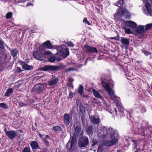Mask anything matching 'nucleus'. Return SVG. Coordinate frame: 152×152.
<instances>
[{
	"mask_svg": "<svg viewBox=\"0 0 152 152\" xmlns=\"http://www.w3.org/2000/svg\"><path fill=\"white\" fill-rule=\"evenodd\" d=\"M102 84L103 87L107 91L110 99L114 100L116 99V96L113 90L110 88L109 84L103 81L102 82Z\"/></svg>",
	"mask_w": 152,
	"mask_h": 152,
	"instance_id": "nucleus-1",
	"label": "nucleus"
},
{
	"mask_svg": "<svg viewBox=\"0 0 152 152\" xmlns=\"http://www.w3.org/2000/svg\"><path fill=\"white\" fill-rule=\"evenodd\" d=\"M57 50L59 53L57 54L61 55L64 58L67 57L69 54V51L67 49H63L62 46L61 45L57 48Z\"/></svg>",
	"mask_w": 152,
	"mask_h": 152,
	"instance_id": "nucleus-2",
	"label": "nucleus"
},
{
	"mask_svg": "<svg viewBox=\"0 0 152 152\" xmlns=\"http://www.w3.org/2000/svg\"><path fill=\"white\" fill-rule=\"evenodd\" d=\"M46 87L47 85L46 84H38L33 87L32 91H33L39 94L45 90Z\"/></svg>",
	"mask_w": 152,
	"mask_h": 152,
	"instance_id": "nucleus-3",
	"label": "nucleus"
},
{
	"mask_svg": "<svg viewBox=\"0 0 152 152\" xmlns=\"http://www.w3.org/2000/svg\"><path fill=\"white\" fill-rule=\"evenodd\" d=\"M60 66L52 65H46L43 67L41 68L40 70L46 71H53L59 69Z\"/></svg>",
	"mask_w": 152,
	"mask_h": 152,
	"instance_id": "nucleus-4",
	"label": "nucleus"
},
{
	"mask_svg": "<svg viewBox=\"0 0 152 152\" xmlns=\"http://www.w3.org/2000/svg\"><path fill=\"white\" fill-rule=\"evenodd\" d=\"M76 141V139L75 137H72L66 145V146L67 149L69 150H71L73 145H75Z\"/></svg>",
	"mask_w": 152,
	"mask_h": 152,
	"instance_id": "nucleus-5",
	"label": "nucleus"
},
{
	"mask_svg": "<svg viewBox=\"0 0 152 152\" xmlns=\"http://www.w3.org/2000/svg\"><path fill=\"white\" fill-rule=\"evenodd\" d=\"M129 14L128 11L126 9L124 8L123 9H120L118 10L117 13L115 15V16L116 18H118L119 17V16H120L124 15L127 16L129 15Z\"/></svg>",
	"mask_w": 152,
	"mask_h": 152,
	"instance_id": "nucleus-6",
	"label": "nucleus"
},
{
	"mask_svg": "<svg viewBox=\"0 0 152 152\" xmlns=\"http://www.w3.org/2000/svg\"><path fill=\"white\" fill-rule=\"evenodd\" d=\"M84 49L87 53H97L98 52L96 48L92 47L88 45H85L84 46Z\"/></svg>",
	"mask_w": 152,
	"mask_h": 152,
	"instance_id": "nucleus-7",
	"label": "nucleus"
},
{
	"mask_svg": "<svg viewBox=\"0 0 152 152\" xmlns=\"http://www.w3.org/2000/svg\"><path fill=\"white\" fill-rule=\"evenodd\" d=\"M88 143V139L87 137H82L79 139V144L80 147H84Z\"/></svg>",
	"mask_w": 152,
	"mask_h": 152,
	"instance_id": "nucleus-8",
	"label": "nucleus"
},
{
	"mask_svg": "<svg viewBox=\"0 0 152 152\" xmlns=\"http://www.w3.org/2000/svg\"><path fill=\"white\" fill-rule=\"evenodd\" d=\"M17 131L10 130L6 132V134L10 139L14 138L17 136Z\"/></svg>",
	"mask_w": 152,
	"mask_h": 152,
	"instance_id": "nucleus-9",
	"label": "nucleus"
},
{
	"mask_svg": "<svg viewBox=\"0 0 152 152\" xmlns=\"http://www.w3.org/2000/svg\"><path fill=\"white\" fill-rule=\"evenodd\" d=\"M43 54V53H39L37 51H34L33 53V56L36 59L41 61L42 60V57Z\"/></svg>",
	"mask_w": 152,
	"mask_h": 152,
	"instance_id": "nucleus-10",
	"label": "nucleus"
},
{
	"mask_svg": "<svg viewBox=\"0 0 152 152\" xmlns=\"http://www.w3.org/2000/svg\"><path fill=\"white\" fill-rule=\"evenodd\" d=\"M80 128L79 126H76L75 128V133L73 134L72 133H70V135L71 137H75L76 138V136H78L80 131Z\"/></svg>",
	"mask_w": 152,
	"mask_h": 152,
	"instance_id": "nucleus-11",
	"label": "nucleus"
},
{
	"mask_svg": "<svg viewBox=\"0 0 152 152\" xmlns=\"http://www.w3.org/2000/svg\"><path fill=\"white\" fill-rule=\"evenodd\" d=\"M125 24L126 26L130 27L132 28H134L137 26V24L134 22L132 21H126Z\"/></svg>",
	"mask_w": 152,
	"mask_h": 152,
	"instance_id": "nucleus-12",
	"label": "nucleus"
},
{
	"mask_svg": "<svg viewBox=\"0 0 152 152\" xmlns=\"http://www.w3.org/2000/svg\"><path fill=\"white\" fill-rule=\"evenodd\" d=\"M121 42L124 45H128L129 44V40L124 37L121 38Z\"/></svg>",
	"mask_w": 152,
	"mask_h": 152,
	"instance_id": "nucleus-13",
	"label": "nucleus"
},
{
	"mask_svg": "<svg viewBox=\"0 0 152 152\" xmlns=\"http://www.w3.org/2000/svg\"><path fill=\"white\" fill-rule=\"evenodd\" d=\"M70 116L67 114H65L64 116V121L67 125L69 124L70 122Z\"/></svg>",
	"mask_w": 152,
	"mask_h": 152,
	"instance_id": "nucleus-14",
	"label": "nucleus"
},
{
	"mask_svg": "<svg viewBox=\"0 0 152 152\" xmlns=\"http://www.w3.org/2000/svg\"><path fill=\"white\" fill-rule=\"evenodd\" d=\"M58 81V78H55L54 79H52L48 81L49 85L50 86H52L57 83Z\"/></svg>",
	"mask_w": 152,
	"mask_h": 152,
	"instance_id": "nucleus-15",
	"label": "nucleus"
},
{
	"mask_svg": "<svg viewBox=\"0 0 152 152\" xmlns=\"http://www.w3.org/2000/svg\"><path fill=\"white\" fill-rule=\"evenodd\" d=\"M13 90L12 88H9L7 90L6 92L5 93V96H9L11 95L13 93Z\"/></svg>",
	"mask_w": 152,
	"mask_h": 152,
	"instance_id": "nucleus-16",
	"label": "nucleus"
},
{
	"mask_svg": "<svg viewBox=\"0 0 152 152\" xmlns=\"http://www.w3.org/2000/svg\"><path fill=\"white\" fill-rule=\"evenodd\" d=\"M22 67L24 69L29 70L32 69L33 68V66L25 64L22 65Z\"/></svg>",
	"mask_w": 152,
	"mask_h": 152,
	"instance_id": "nucleus-17",
	"label": "nucleus"
},
{
	"mask_svg": "<svg viewBox=\"0 0 152 152\" xmlns=\"http://www.w3.org/2000/svg\"><path fill=\"white\" fill-rule=\"evenodd\" d=\"M91 120L94 124H98L99 122V119L98 118H96L94 116L91 117Z\"/></svg>",
	"mask_w": 152,
	"mask_h": 152,
	"instance_id": "nucleus-18",
	"label": "nucleus"
},
{
	"mask_svg": "<svg viewBox=\"0 0 152 152\" xmlns=\"http://www.w3.org/2000/svg\"><path fill=\"white\" fill-rule=\"evenodd\" d=\"M118 140L117 138H115L110 141H108V145H114L117 142Z\"/></svg>",
	"mask_w": 152,
	"mask_h": 152,
	"instance_id": "nucleus-19",
	"label": "nucleus"
},
{
	"mask_svg": "<svg viewBox=\"0 0 152 152\" xmlns=\"http://www.w3.org/2000/svg\"><path fill=\"white\" fill-rule=\"evenodd\" d=\"M93 91L94 94L96 97H98L99 98L102 99V96H101L99 93L97 91L94 89L93 90Z\"/></svg>",
	"mask_w": 152,
	"mask_h": 152,
	"instance_id": "nucleus-20",
	"label": "nucleus"
},
{
	"mask_svg": "<svg viewBox=\"0 0 152 152\" xmlns=\"http://www.w3.org/2000/svg\"><path fill=\"white\" fill-rule=\"evenodd\" d=\"M43 44L48 49H51L52 48L51 44L49 41H47L45 42Z\"/></svg>",
	"mask_w": 152,
	"mask_h": 152,
	"instance_id": "nucleus-21",
	"label": "nucleus"
},
{
	"mask_svg": "<svg viewBox=\"0 0 152 152\" xmlns=\"http://www.w3.org/2000/svg\"><path fill=\"white\" fill-rule=\"evenodd\" d=\"M144 31V28L142 26H139L137 29V32L140 33H142Z\"/></svg>",
	"mask_w": 152,
	"mask_h": 152,
	"instance_id": "nucleus-22",
	"label": "nucleus"
},
{
	"mask_svg": "<svg viewBox=\"0 0 152 152\" xmlns=\"http://www.w3.org/2000/svg\"><path fill=\"white\" fill-rule=\"evenodd\" d=\"M18 53V51L16 49H14L11 51V54L13 57H15L17 56Z\"/></svg>",
	"mask_w": 152,
	"mask_h": 152,
	"instance_id": "nucleus-23",
	"label": "nucleus"
},
{
	"mask_svg": "<svg viewBox=\"0 0 152 152\" xmlns=\"http://www.w3.org/2000/svg\"><path fill=\"white\" fill-rule=\"evenodd\" d=\"M31 146L33 149H36L39 146L37 142L35 141H33L31 142Z\"/></svg>",
	"mask_w": 152,
	"mask_h": 152,
	"instance_id": "nucleus-24",
	"label": "nucleus"
},
{
	"mask_svg": "<svg viewBox=\"0 0 152 152\" xmlns=\"http://www.w3.org/2000/svg\"><path fill=\"white\" fill-rule=\"evenodd\" d=\"M83 86L81 85H79V87L78 89V91L81 95H82V94L83 93Z\"/></svg>",
	"mask_w": 152,
	"mask_h": 152,
	"instance_id": "nucleus-25",
	"label": "nucleus"
},
{
	"mask_svg": "<svg viewBox=\"0 0 152 152\" xmlns=\"http://www.w3.org/2000/svg\"><path fill=\"white\" fill-rule=\"evenodd\" d=\"M93 127L90 126L88 127L87 129L88 133L89 134H91L93 132Z\"/></svg>",
	"mask_w": 152,
	"mask_h": 152,
	"instance_id": "nucleus-26",
	"label": "nucleus"
},
{
	"mask_svg": "<svg viewBox=\"0 0 152 152\" xmlns=\"http://www.w3.org/2000/svg\"><path fill=\"white\" fill-rule=\"evenodd\" d=\"M0 107L3 109H7L8 108V106L5 104L2 103H0Z\"/></svg>",
	"mask_w": 152,
	"mask_h": 152,
	"instance_id": "nucleus-27",
	"label": "nucleus"
},
{
	"mask_svg": "<svg viewBox=\"0 0 152 152\" xmlns=\"http://www.w3.org/2000/svg\"><path fill=\"white\" fill-rule=\"evenodd\" d=\"M145 7L148 12L150 13V12H151L152 10L150 8L149 4L148 3H146L145 4Z\"/></svg>",
	"mask_w": 152,
	"mask_h": 152,
	"instance_id": "nucleus-28",
	"label": "nucleus"
},
{
	"mask_svg": "<svg viewBox=\"0 0 152 152\" xmlns=\"http://www.w3.org/2000/svg\"><path fill=\"white\" fill-rule=\"evenodd\" d=\"M76 70V69L73 67H69L67 69H66L65 72H70L73 71L74 70Z\"/></svg>",
	"mask_w": 152,
	"mask_h": 152,
	"instance_id": "nucleus-29",
	"label": "nucleus"
},
{
	"mask_svg": "<svg viewBox=\"0 0 152 152\" xmlns=\"http://www.w3.org/2000/svg\"><path fill=\"white\" fill-rule=\"evenodd\" d=\"M12 13L11 12H9L6 15V18L7 19H10L12 18Z\"/></svg>",
	"mask_w": 152,
	"mask_h": 152,
	"instance_id": "nucleus-30",
	"label": "nucleus"
},
{
	"mask_svg": "<svg viewBox=\"0 0 152 152\" xmlns=\"http://www.w3.org/2000/svg\"><path fill=\"white\" fill-rule=\"evenodd\" d=\"M126 34H132V32L131 31L129 28H126L124 30Z\"/></svg>",
	"mask_w": 152,
	"mask_h": 152,
	"instance_id": "nucleus-31",
	"label": "nucleus"
},
{
	"mask_svg": "<svg viewBox=\"0 0 152 152\" xmlns=\"http://www.w3.org/2000/svg\"><path fill=\"white\" fill-rule=\"evenodd\" d=\"M53 129L57 131H59L61 129V127L58 126H57L53 127Z\"/></svg>",
	"mask_w": 152,
	"mask_h": 152,
	"instance_id": "nucleus-32",
	"label": "nucleus"
},
{
	"mask_svg": "<svg viewBox=\"0 0 152 152\" xmlns=\"http://www.w3.org/2000/svg\"><path fill=\"white\" fill-rule=\"evenodd\" d=\"M56 59L55 57H50L48 58L49 60L51 62H54L56 60Z\"/></svg>",
	"mask_w": 152,
	"mask_h": 152,
	"instance_id": "nucleus-33",
	"label": "nucleus"
},
{
	"mask_svg": "<svg viewBox=\"0 0 152 152\" xmlns=\"http://www.w3.org/2000/svg\"><path fill=\"white\" fill-rule=\"evenodd\" d=\"M123 4V0H121L118 1V2L117 4V5L119 7L121 6Z\"/></svg>",
	"mask_w": 152,
	"mask_h": 152,
	"instance_id": "nucleus-34",
	"label": "nucleus"
},
{
	"mask_svg": "<svg viewBox=\"0 0 152 152\" xmlns=\"http://www.w3.org/2000/svg\"><path fill=\"white\" fill-rule=\"evenodd\" d=\"M152 26V24L150 23L148 24L145 26V29L146 30H148Z\"/></svg>",
	"mask_w": 152,
	"mask_h": 152,
	"instance_id": "nucleus-35",
	"label": "nucleus"
},
{
	"mask_svg": "<svg viewBox=\"0 0 152 152\" xmlns=\"http://www.w3.org/2000/svg\"><path fill=\"white\" fill-rule=\"evenodd\" d=\"M23 152H30V148H29L26 147L24 148Z\"/></svg>",
	"mask_w": 152,
	"mask_h": 152,
	"instance_id": "nucleus-36",
	"label": "nucleus"
},
{
	"mask_svg": "<svg viewBox=\"0 0 152 152\" xmlns=\"http://www.w3.org/2000/svg\"><path fill=\"white\" fill-rule=\"evenodd\" d=\"M83 22L84 23V22L86 23V24H87L88 25H90L91 24L90 22L87 20V19L86 18H85L83 20Z\"/></svg>",
	"mask_w": 152,
	"mask_h": 152,
	"instance_id": "nucleus-37",
	"label": "nucleus"
},
{
	"mask_svg": "<svg viewBox=\"0 0 152 152\" xmlns=\"http://www.w3.org/2000/svg\"><path fill=\"white\" fill-rule=\"evenodd\" d=\"M66 44L69 46L73 47L74 46V44L71 42H67Z\"/></svg>",
	"mask_w": 152,
	"mask_h": 152,
	"instance_id": "nucleus-38",
	"label": "nucleus"
},
{
	"mask_svg": "<svg viewBox=\"0 0 152 152\" xmlns=\"http://www.w3.org/2000/svg\"><path fill=\"white\" fill-rule=\"evenodd\" d=\"M142 52L146 55H148L151 54L148 51L143 50Z\"/></svg>",
	"mask_w": 152,
	"mask_h": 152,
	"instance_id": "nucleus-39",
	"label": "nucleus"
},
{
	"mask_svg": "<svg viewBox=\"0 0 152 152\" xmlns=\"http://www.w3.org/2000/svg\"><path fill=\"white\" fill-rule=\"evenodd\" d=\"M4 45L3 42L0 40V48L3 49L4 48Z\"/></svg>",
	"mask_w": 152,
	"mask_h": 152,
	"instance_id": "nucleus-40",
	"label": "nucleus"
},
{
	"mask_svg": "<svg viewBox=\"0 0 152 152\" xmlns=\"http://www.w3.org/2000/svg\"><path fill=\"white\" fill-rule=\"evenodd\" d=\"M73 94L72 92L69 93V98H72L73 96Z\"/></svg>",
	"mask_w": 152,
	"mask_h": 152,
	"instance_id": "nucleus-41",
	"label": "nucleus"
},
{
	"mask_svg": "<svg viewBox=\"0 0 152 152\" xmlns=\"http://www.w3.org/2000/svg\"><path fill=\"white\" fill-rule=\"evenodd\" d=\"M132 142H134V148H136L137 147V145L136 142L134 140H132Z\"/></svg>",
	"mask_w": 152,
	"mask_h": 152,
	"instance_id": "nucleus-42",
	"label": "nucleus"
},
{
	"mask_svg": "<svg viewBox=\"0 0 152 152\" xmlns=\"http://www.w3.org/2000/svg\"><path fill=\"white\" fill-rule=\"evenodd\" d=\"M17 68L18 72H21L23 71V70H21L20 68L18 67Z\"/></svg>",
	"mask_w": 152,
	"mask_h": 152,
	"instance_id": "nucleus-43",
	"label": "nucleus"
},
{
	"mask_svg": "<svg viewBox=\"0 0 152 152\" xmlns=\"http://www.w3.org/2000/svg\"><path fill=\"white\" fill-rule=\"evenodd\" d=\"M44 53L46 55H49L51 53L49 51H46L44 52Z\"/></svg>",
	"mask_w": 152,
	"mask_h": 152,
	"instance_id": "nucleus-44",
	"label": "nucleus"
},
{
	"mask_svg": "<svg viewBox=\"0 0 152 152\" xmlns=\"http://www.w3.org/2000/svg\"><path fill=\"white\" fill-rule=\"evenodd\" d=\"M109 39H114L116 40H118V39L116 37H110V38H109Z\"/></svg>",
	"mask_w": 152,
	"mask_h": 152,
	"instance_id": "nucleus-45",
	"label": "nucleus"
},
{
	"mask_svg": "<svg viewBox=\"0 0 152 152\" xmlns=\"http://www.w3.org/2000/svg\"><path fill=\"white\" fill-rule=\"evenodd\" d=\"M43 141L46 144V145H48L49 143L45 139L43 140Z\"/></svg>",
	"mask_w": 152,
	"mask_h": 152,
	"instance_id": "nucleus-46",
	"label": "nucleus"
},
{
	"mask_svg": "<svg viewBox=\"0 0 152 152\" xmlns=\"http://www.w3.org/2000/svg\"><path fill=\"white\" fill-rule=\"evenodd\" d=\"M62 58H58L57 59H56V60L58 61H60L62 59Z\"/></svg>",
	"mask_w": 152,
	"mask_h": 152,
	"instance_id": "nucleus-47",
	"label": "nucleus"
},
{
	"mask_svg": "<svg viewBox=\"0 0 152 152\" xmlns=\"http://www.w3.org/2000/svg\"><path fill=\"white\" fill-rule=\"evenodd\" d=\"M4 131H5V133H6V131H7V129H6V128H5V129H4Z\"/></svg>",
	"mask_w": 152,
	"mask_h": 152,
	"instance_id": "nucleus-48",
	"label": "nucleus"
},
{
	"mask_svg": "<svg viewBox=\"0 0 152 152\" xmlns=\"http://www.w3.org/2000/svg\"><path fill=\"white\" fill-rule=\"evenodd\" d=\"M150 13L151 16H152V10L150 12Z\"/></svg>",
	"mask_w": 152,
	"mask_h": 152,
	"instance_id": "nucleus-49",
	"label": "nucleus"
},
{
	"mask_svg": "<svg viewBox=\"0 0 152 152\" xmlns=\"http://www.w3.org/2000/svg\"><path fill=\"white\" fill-rule=\"evenodd\" d=\"M83 97H86V96H85V95H83Z\"/></svg>",
	"mask_w": 152,
	"mask_h": 152,
	"instance_id": "nucleus-50",
	"label": "nucleus"
},
{
	"mask_svg": "<svg viewBox=\"0 0 152 152\" xmlns=\"http://www.w3.org/2000/svg\"><path fill=\"white\" fill-rule=\"evenodd\" d=\"M88 150L86 149V151H85V152H88Z\"/></svg>",
	"mask_w": 152,
	"mask_h": 152,
	"instance_id": "nucleus-51",
	"label": "nucleus"
},
{
	"mask_svg": "<svg viewBox=\"0 0 152 152\" xmlns=\"http://www.w3.org/2000/svg\"><path fill=\"white\" fill-rule=\"evenodd\" d=\"M40 152H44V151H41Z\"/></svg>",
	"mask_w": 152,
	"mask_h": 152,
	"instance_id": "nucleus-52",
	"label": "nucleus"
},
{
	"mask_svg": "<svg viewBox=\"0 0 152 152\" xmlns=\"http://www.w3.org/2000/svg\"><path fill=\"white\" fill-rule=\"evenodd\" d=\"M39 135H40V136L41 137H41V135L39 134Z\"/></svg>",
	"mask_w": 152,
	"mask_h": 152,
	"instance_id": "nucleus-53",
	"label": "nucleus"
},
{
	"mask_svg": "<svg viewBox=\"0 0 152 152\" xmlns=\"http://www.w3.org/2000/svg\"><path fill=\"white\" fill-rule=\"evenodd\" d=\"M104 136V135H103L102 137H103Z\"/></svg>",
	"mask_w": 152,
	"mask_h": 152,
	"instance_id": "nucleus-54",
	"label": "nucleus"
}]
</instances>
